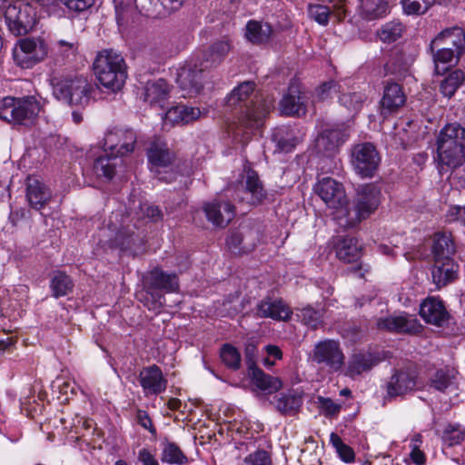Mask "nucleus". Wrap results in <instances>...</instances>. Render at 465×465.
I'll use <instances>...</instances> for the list:
<instances>
[{
  "label": "nucleus",
  "mask_w": 465,
  "mask_h": 465,
  "mask_svg": "<svg viewBox=\"0 0 465 465\" xmlns=\"http://www.w3.org/2000/svg\"><path fill=\"white\" fill-rule=\"evenodd\" d=\"M458 265L452 259H435L431 270L432 281L438 288H440L451 282L457 274Z\"/></svg>",
  "instance_id": "7c9ffc66"
},
{
  "label": "nucleus",
  "mask_w": 465,
  "mask_h": 465,
  "mask_svg": "<svg viewBox=\"0 0 465 465\" xmlns=\"http://www.w3.org/2000/svg\"><path fill=\"white\" fill-rule=\"evenodd\" d=\"M117 217L118 213H113L110 217L108 230L111 232L116 231L114 238L110 241V246L119 248L121 251H130L133 254H135L137 252L134 246L137 242V236L134 235V230L129 226L117 229L113 222V219Z\"/></svg>",
  "instance_id": "bb28decb"
},
{
  "label": "nucleus",
  "mask_w": 465,
  "mask_h": 465,
  "mask_svg": "<svg viewBox=\"0 0 465 465\" xmlns=\"http://www.w3.org/2000/svg\"><path fill=\"white\" fill-rule=\"evenodd\" d=\"M137 420L143 428L148 430L151 432H155L153 422L145 411L139 410L137 411Z\"/></svg>",
  "instance_id": "338daca9"
},
{
  "label": "nucleus",
  "mask_w": 465,
  "mask_h": 465,
  "mask_svg": "<svg viewBox=\"0 0 465 465\" xmlns=\"http://www.w3.org/2000/svg\"><path fill=\"white\" fill-rule=\"evenodd\" d=\"M264 350L267 353V357L263 359V364L268 368L274 365L275 360H281L282 358V352L276 345H267Z\"/></svg>",
  "instance_id": "680f3d73"
},
{
  "label": "nucleus",
  "mask_w": 465,
  "mask_h": 465,
  "mask_svg": "<svg viewBox=\"0 0 465 465\" xmlns=\"http://www.w3.org/2000/svg\"><path fill=\"white\" fill-rule=\"evenodd\" d=\"M363 14L368 19H375L387 13L388 3L385 0H360Z\"/></svg>",
  "instance_id": "09e8293b"
},
{
  "label": "nucleus",
  "mask_w": 465,
  "mask_h": 465,
  "mask_svg": "<svg viewBox=\"0 0 465 465\" xmlns=\"http://www.w3.org/2000/svg\"><path fill=\"white\" fill-rule=\"evenodd\" d=\"M154 6L160 5L162 9L153 12L146 10L147 15L152 16H165L166 15L178 10L184 0H151Z\"/></svg>",
  "instance_id": "5fc2aeb1"
},
{
  "label": "nucleus",
  "mask_w": 465,
  "mask_h": 465,
  "mask_svg": "<svg viewBox=\"0 0 465 465\" xmlns=\"http://www.w3.org/2000/svg\"><path fill=\"white\" fill-rule=\"evenodd\" d=\"M376 364L371 355L354 354L345 369L344 374L351 378H355L364 371H370Z\"/></svg>",
  "instance_id": "4c0bfd02"
},
{
  "label": "nucleus",
  "mask_w": 465,
  "mask_h": 465,
  "mask_svg": "<svg viewBox=\"0 0 465 465\" xmlns=\"http://www.w3.org/2000/svg\"><path fill=\"white\" fill-rule=\"evenodd\" d=\"M406 101V96L401 86L397 83L388 82L383 90L381 100V114L386 118L389 114L395 113Z\"/></svg>",
  "instance_id": "393cba45"
},
{
  "label": "nucleus",
  "mask_w": 465,
  "mask_h": 465,
  "mask_svg": "<svg viewBox=\"0 0 465 465\" xmlns=\"http://www.w3.org/2000/svg\"><path fill=\"white\" fill-rule=\"evenodd\" d=\"M254 84L244 82L235 87L227 97V104L237 107L243 104L246 108L245 114L239 120L229 125L228 132L232 137L241 143H245L250 138L252 129L262 125V122L272 106V101L263 100L257 94L253 98Z\"/></svg>",
  "instance_id": "f257e3e1"
},
{
  "label": "nucleus",
  "mask_w": 465,
  "mask_h": 465,
  "mask_svg": "<svg viewBox=\"0 0 465 465\" xmlns=\"http://www.w3.org/2000/svg\"><path fill=\"white\" fill-rule=\"evenodd\" d=\"M316 193L326 205L343 213L346 195L342 184L330 177H324L315 186Z\"/></svg>",
  "instance_id": "2eb2a0df"
},
{
  "label": "nucleus",
  "mask_w": 465,
  "mask_h": 465,
  "mask_svg": "<svg viewBox=\"0 0 465 465\" xmlns=\"http://www.w3.org/2000/svg\"><path fill=\"white\" fill-rule=\"evenodd\" d=\"M223 362L232 370H238L241 366V354L238 350L231 344H224L220 352Z\"/></svg>",
  "instance_id": "603ef678"
},
{
  "label": "nucleus",
  "mask_w": 465,
  "mask_h": 465,
  "mask_svg": "<svg viewBox=\"0 0 465 465\" xmlns=\"http://www.w3.org/2000/svg\"><path fill=\"white\" fill-rule=\"evenodd\" d=\"M202 115V112L197 107H192L185 104H177L171 107L164 116V123L173 124H188Z\"/></svg>",
  "instance_id": "c85d7f7f"
},
{
  "label": "nucleus",
  "mask_w": 465,
  "mask_h": 465,
  "mask_svg": "<svg viewBox=\"0 0 465 465\" xmlns=\"http://www.w3.org/2000/svg\"><path fill=\"white\" fill-rule=\"evenodd\" d=\"M334 82H327L316 89V96L319 100L324 101L331 97L333 92H336Z\"/></svg>",
  "instance_id": "e2e57ef3"
},
{
  "label": "nucleus",
  "mask_w": 465,
  "mask_h": 465,
  "mask_svg": "<svg viewBox=\"0 0 465 465\" xmlns=\"http://www.w3.org/2000/svg\"><path fill=\"white\" fill-rule=\"evenodd\" d=\"M404 25L400 21H391L384 24L377 32L379 39L386 44H391L402 36Z\"/></svg>",
  "instance_id": "c03bdc74"
},
{
  "label": "nucleus",
  "mask_w": 465,
  "mask_h": 465,
  "mask_svg": "<svg viewBox=\"0 0 465 465\" xmlns=\"http://www.w3.org/2000/svg\"><path fill=\"white\" fill-rule=\"evenodd\" d=\"M435 65V73L441 74L450 67L458 64L462 54H458L451 47L434 45L433 51L430 50Z\"/></svg>",
  "instance_id": "2f4dec72"
},
{
  "label": "nucleus",
  "mask_w": 465,
  "mask_h": 465,
  "mask_svg": "<svg viewBox=\"0 0 465 465\" xmlns=\"http://www.w3.org/2000/svg\"><path fill=\"white\" fill-rule=\"evenodd\" d=\"M275 408L283 415L295 414L302 406V398L291 394H280L275 398Z\"/></svg>",
  "instance_id": "37998d69"
},
{
  "label": "nucleus",
  "mask_w": 465,
  "mask_h": 465,
  "mask_svg": "<svg viewBox=\"0 0 465 465\" xmlns=\"http://www.w3.org/2000/svg\"><path fill=\"white\" fill-rule=\"evenodd\" d=\"M138 380L145 396L163 393L168 384L161 368L156 364L143 367L139 372Z\"/></svg>",
  "instance_id": "f3484780"
},
{
  "label": "nucleus",
  "mask_w": 465,
  "mask_h": 465,
  "mask_svg": "<svg viewBox=\"0 0 465 465\" xmlns=\"http://www.w3.org/2000/svg\"><path fill=\"white\" fill-rule=\"evenodd\" d=\"M40 110V103L34 96L5 97L0 101V118L8 123L30 124Z\"/></svg>",
  "instance_id": "423d86ee"
},
{
  "label": "nucleus",
  "mask_w": 465,
  "mask_h": 465,
  "mask_svg": "<svg viewBox=\"0 0 465 465\" xmlns=\"http://www.w3.org/2000/svg\"><path fill=\"white\" fill-rule=\"evenodd\" d=\"M313 363L329 374L341 372L345 365V355L338 341L325 339L317 342L311 354Z\"/></svg>",
  "instance_id": "6e6552de"
},
{
  "label": "nucleus",
  "mask_w": 465,
  "mask_h": 465,
  "mask_svg": "<svg viewBox=\"0 0 465 465\" xmlns=\"http://www.w3.org/2000/svg\"><path fill=\"white\" fill-rule=\"evenodd\" d=\"M147 157L153 168H159L172 164L174 154L170 151L165 141L156 138L147 149Z\"/></svg>",
  "instance_id": "cd10ccee"
},
{
  "label": "nucleus",
  "mask_w": 465,
  "mask_h": 465,
  "mask_svg": "<svg viewBox=\"0 0 465 465\" xmlns=\"http://www.w3.org/2000/svg\"><path fill=\"white\" fill-rule=\"evenodd\" d=\"M349 137L350 132L348 129L336 128L325 130L317 137L315 146L318 153L331 156Z\"/></svg>",
  "instance_id": "412c9836"
},
{
  "label": "nucleus",
  "mask_w": 465,
  "mask_h": 465,
  "mask_svg": "<svg viewBox=\"0 0 465 465\" xmlns=\"http://www.w3.org/2000/svg\"><path fill=\"white\" fill-rule=\"evenodd\" d=\"M381 203V190L373 183H367L357 189L353 204L344 209V226L353 227L373 213Z\"/></svg>",
  "instance_id": "39448f33"
},
{
  "label": "nucleus",
  "mask_w": 465,
  "mask_h": 465,
  "mask_svg": "<svg viewBox=\"0 0 465 465\" xmlns=\"http://www.w3.org/2000/svg\"><path fill=\"white\" fill-rule=\"evenodd\" d=\"M78 43L75 40L60 39L52 48V58L55 64H64L76 56Z\"/></svg>",
  "instance_id": "f704fd0d"
},
{
  "label": "nucleus",
  "mask_w": 465,
  "mask_h": 465,
  "mask_svg": "<svg viewBox=\"0 0 465 465\" xmlns=\"http://www.w3.org/2000/svg\"><path fill=\"white\" fill-rule=\"evenodd\" d=\"M416 371L410 369L396 371L387 383V395L390 398L404 395L417 387Z\"/></svg>",
  "instance_id": "aec40b11"
},
{
  "label": "nucleus",
  "mask_w": 465,
  "mask_h": 465,
  "mask_svg": "<svg viewBox=\"0 0 465 465\" xmlns=\"http://www.w3.org/2000/svg\"><path fill=\"white\" fill-rule=\"evenodd\" d=\"M49 53V45L44 37L28 36L17 41L13 48V58L18 66L28 69L45 61Z\"/></svg>",
  "instance_id": "0eeeda50"
},
{
  "label": "nucleus",
  "mask_w": 465,
  "mask_h": 465,
  "mask_svg": "<svg viewBox=\"0 0 465 465\" xmlns=\"http://www.w3.org/2000/svg\"><path fill=\"white\" fill-rule=\"evenodd\" d=\"M309 15L312 19L322 25H326L331 15L330 9L322 5H310L308 8Z\"/></svg>",
  "instance_id": "6e6d98bb"
},
{
  "label": "nucleus",
  "mask_w": 465,
  "mask_h": 465,
  "mask_svg": "<svg viewBox=\"0 0 465 465\" xmlns=\"http://www.w3.org/2000/svg\"><path fill=\"white\" fill-rule=\"evenodd\" d=\"M330 441L336 450L339 457L345 462H351L355 459V453L352 448L345 444L341 438L335 432L330 435Z\"/></svg>",
  "instance_id": "3c124183"
},
{
  "label": "nucleus",
  "mask_w": 465,
  "mask_h": 465,
  "mask_svg": "<svg viewBox=\"0 0 465 465\" xmlns=\"http://www.w3.org/2000/svg\"><path fill=\"white\" fill-rule=\"evenodd\" d=\"M302 317L303 322L313 329H316L321 324V313L312 308L303 309L302 312Z\"/></svg>",
  "instance_id": "bf43d9fd"
},
{
  "label": "nucleus",
  "mask_w": 465,
  "mask_h": 465,
  "mask_svg": "<svg viewBox=\"0 0 465 465\" xmlns=\"http://www.w3.org/2000/svg\"><path fill=\"white\" fill-rule=\"evenodd\" d=\"M145 285L148 292L152 294L153 302L147 305L149 310H156L163 306L164 297L162 294L153 293V291H163L165 292H175L179 290V281L175 273H168L159 267L152 269L146 278Z\"/></svg>",
  "instance_id": "9b49d317"
},
{
  "label": "nucleus",
  "mask_w": 465,
  "mask_h": 465,
  "mask_svg": "<svg viewBox=\"0 0 465 465\" xmlns=\"http://www.w3.org/2000/svg\"><path fill=\"white\" fill-rule=\"evenodd\" d=\"M459 377V371L454 365H443L430 375L429 386L440 392H451L458 387Z\"/></svg>",
  "instance_id": "6ab92c4d"
},
{
  "label": "nucleus",
  "mask_w": 465,
  "mask_h": 465,
  "mask_svg": "<svg viewBox=\"0 0 465 465\" xmlns=\"http://www.w3.org/2000/svg\"><path fill=\"white\" fill-rule=\"evenodd\" d=\"M434 45L449 46L458 54H463L465 52V33L459 26L446 28L430 42V50L433 51Z\"/></svg>",
  "instance_id": "a878e982"
},
{
  "label": "nucleus",
  "mask_w": 465,
  "mask_h": 465,
  "mask_svg": "<svg viewBox=\"0 0 465 465\" xmlns=\"http://www.w3.org/2000/svg\"><path fill=\"white\" fill-rule=\"evenodd\" d=\"M401 4L407 15H421L427 11L420 0H401Z\"/></svg>",
  "instance_id": "052dcab7"
},
{
  "label": "nucleus",
  "mask_w": 465,
  "mask_h": 465,
  "mask_svg": "<svg viewBox=\"0 0 465 465\" xmlns=\"http://www.w3.org/2000/svg\"><path fill=\"white\" fill-rule=\"evenodd\" d=\"M376 325L380 330L406 333H417L421 328L417 319L411 315L380 318L377 320Z\"/></svg>",
  "instance_id": "5701e85b"
},
{
  "label": "nucleus",
  "mask_w": 465,
  "mask_h": 465,
  "mask_svg": "<svg viewBox=\"0 0 465 465\" xmlns=\"http://www.w3.org/2000/svg\"><path fill=\"white\" fill-rule=\"evenodd\" d=\"M308 101L309 96L302 90V85L297 82L291 83L280 102L281 113L290 116L304 115L307 111Z\"/></svg>",
  "instance_id": "ddd939ff"
},
{
  "label": "nucleus",
  "mask_w": 465,
  "mask_h": 465,
  "mask_svg": "<svg viewBox=\"0 0 465 465\" xmlns=\"http://www.w3.org/2000/svg\"><path fill=\"white\" fill-rule=\"evenodd\" d=\"M334 248L337 258L345 263L356 262L361 258V246L354 237L340 238Z\"/></svg>",
  "instance_id": "c756f323"
},
{
  "label": "nucleus",
  "mask_w": 465,
  "mask_h": 465,
  "mask_svg": "<svg viewBox=\"0 0 465 465\" xmlns=\"http://www.w3.org/2000/svg\"><path fill=\"white\" fill-rule=\"evenodd\" d=\"M207 220L216 227L223 228L234 218V206L228 201L214 199L203 205Z\"/></svg>",
  "instance_id": "a211bd4d"
},
{
  "label": "nucleus",
  "mask_w": 465,
  "mask_h": 465,
  "mask_svg": "<svg viewBox=\"0 0 465 465\" xmlns=\"http://www.w3.org/2000/svg\"><path fill=\"white\" fill-rule=\"evenodd\" d=\"M258 314L262 317L287 321L292 315V311L282 300L268 299L258 305Z\"/></svg>",
  "instance_id": "473e14b6"
},
{
  "label": "nucleus",
  "mask_w": 465,
  "mask_h": 465,
  "mask_svg": "<svg viewBox=\"0 0 465 465\" xmlns=\"http://www.w3.org/2000/svg\"><path fill=\"white\" fill-rule=\"evenodd\" d=\"M257 347L253 342H249L245 346V361L248 366V371L252 370L256 366V357H257Z\"/></svg>",
  "instance_id": "0e129e2a"
},
{
  "label": "nucleus",
  "mask_w": 465,
  "mask_h": 465,
  "mask_svg": "<svg viewBox=\"0 0 465 465\" xmlns=\"http://www.w3.org/2000/svg\"><path fill=\"white\" fill-rule=\"evenodd\" d=\"M231 42L229 39H222L214 42L209 49L208 60L212 64H219L229 54Z\"/></svg>",
  "instance_id": "8fccbe9b"
},
{
  "label": "nucleus",
  "mask_w": 465,
  "mask_h": 465,
  "mask_svg": "<svg viewBox=\"0 0 465 465\" xmlns=\"http://www.w3.org/2000/svg\"><path fill=\"white\" fill-rule=\"evenodd\" d=\"M272 34V26L268 23L251 20L246 25L245 37L254 45L267 43Z\"/></svg>",
  "instance_id": "c9c22d12"
},
{
  "label": "nucleus",
  "mask_w": 465,
  "mask_h": 465,
  "mask_svg": "<svg viewBox=\"0 0 465 465\" xmlns=\"http://www.w3.org/2000/svg\"><path fill=\"white\" fill-rule=\"evenodd\" d=\"M437 162L440 173L465 163V128L458 123L446 124L437 137Z\"/></svg>",
  "instance_id": "f03ea898"
},
{
  "label": "nucleus",
  "mask_w": 465,
  "mask_h": 465,
  "mask_svg": "<svg viewBox=\"0 0 465 465\" xmlns=\"http://www.w3.org/2000/svg\"><path fill=\"white\" fill-rule=\"evenodd\" d=\"M51 290L55 298L65 296L74 287L72 279L63 272H56L51 281Z\"/></svg>",
  "instance_id": "a18cd8bd"
},
{
  "label": "nucleus",
  "mask_w": 465,
  "mask_h": 465,
  "mask_svg": "<svg viewBox=\"0 0 465 465\" xmlns=\"http://www.w3.org/2000/svg\"><path fill=\"white\" fill-rule=\"evenodd\" d=\"M50 84L54 98L69 105H87L94 91V85L83 74L53 76Z\"/></svg>",
  "instance_id": "7ed1b4c3"
},
{
  "label": "nucleus",
  "mask_w": 465,
  "mask_h": 465,
  "mask_svg": "<svg viewBox=\"0 0 465 465\" xmlns=\"http://www.w3.org/2000/svg\"><path fill=\"white\" fill-rule=\"evenodd\" d=\"M242 465H272V460L266 450H256L243 460Z\"/></svg>",
  "instance_id": "4d7b16f0"
},
{
  "label": "nucleus",
  "mask_w": 465,
  "mask_h": 465,
  "mask_svg": "<svg viewBox=\"0 0 465 465\" xmlns=\"http://www.w3.org/2000/svg\"><path fill=\"white\" fill-rule=\"evenodd\" d=\"M138 460L143 463V465H159L154 455H153L147 449H142L139 450Z\"/></svg>",
  "instance_id": "774afa93"
},
{
  "label": "nucleus",
  "mask_w": 465,
  "mask_h": 465,
  "mask_svg": "<svg viewBox=\"0 0 465 465\" xmlns=\"http://www.w3.org/2000/svg\"><path fill=\"white\" fill-rule=\"evenodd\" d=\"M170 87L163 79L147 82L143 91V100L151 105L159 104L169 97Z\"/></svg>",
  "instance_id": "72a5a7b5"
},
{
  "label": "nucleus",
  "mask_w": 465,
  "mask_h": 465,
  "mask_svg": "<svg viewBox=\"0 0 465 465\" xmlns=\"http://www.w3.org/2000/svg\"><path fill=\"white\" fill-rule=\"evenodd\" d=\"M432 250L435 259H451V255L455 252V244L451 234L446 232L435 233Z\"/></svg>",
  "instance_id": "58836bf2"
},
{
  "label": "nucleus",
  "mask_w": 465,
  "mask_h": 465,
  "mask_svg": "<svg viewBox=\"0 0 465 465\" xmlns=\"http://www.w3.org/2000/svg\"><path fill=\"white\" fill-rule=\"evenodd\" d=\"M93 0H61V2L70 10L82 12L92 5Z\"/></svg>",
  "instance_id": "69168bd1"
},
{
  "label": "nucleus",
  "mask_w": 465,
  "mask_h": 465,
  "mask_svg": "<svg viewBox=\"0 0 465 465\" xmlns=\"http://www.w3.org/2000/svg\"><path fill=\"white\" fill-rule=\"evenodd\" d=\"M381 155L376 146L369 142L355 144L351 151V164L356 174L371 178L379 169Z\"/></svg>",
  "instance_id": "9d476101"
},
{
  "label": "nucleus",
  "mask_w": 465,
  "mask_h": 465,
  "mask_svg": "<svg viewBox=\"0 0 465 465\" xmlns=\"http://www.w3.org/2000/svg\"><path fill=\"white\" fill-rule=\"evenodd\" d=\"M136 134L133 130L116 129L108 132L104 139V152L124 156L134 151Z\"/></svg>",
  "instance_id": "dca6fc26"
},
{
  "label": "nucleus",
  "mask_w": 465,
  "mask_h": 465,
  "mask_svg": "<svg viewBox=\"0 0 465 465\" xmlns=\"http://www.w3.org/2000/svg\"><path fill=\"white\" fill-rule=\"evenodd\" d=\"M53 198L50 188L42 181L28 177L26 182V199L31 208L35 211L44 209Z\"/></svg>",
  "instance_id": "4be33fe9"
},
{
  "label": "nucleus",
  "mask_w": 465,
  "mask_h": 465,
  "mask_svg": "<svg viewBox=\"0 0 465 465\" xmlns=\"http://www.w3.org/2000/svg\"><path fill=\"white\" fill-rule=\"evenodd\" d=\"M420 315L427 323L436 326L444 325L450 318L442 301L435 297H429L423 301L420 304Z\"/></svg>",
  "instance_id": "b1692460"
},
{
  "label": "nucleus",
  "mask_w": 465,
  "mask_h": 465,
  "mask_svg": "<svg viewBox=\"0 0 465 465\" xmlns=\"http://www.w3.org/2000/svg\"><path fill=\"white\" fill-rule=\"evenodd\" d=\"M465 73L460 69L450 72L440 84V94L448 98L452 97L464 84Z\"/></svg>",
  "instance_id": "a19ab883"
},
{
  "label": "nucleus",
  "mask_w": 465,
  "mask_h": 465,
  "mask_svg": "<svg viewBox=\"0 0 465 465\" xmlns=\"http://www.w3.org/2000/svg\"><path fill=\"white\" fill-rule=\"evenodd\" d=\"M161 460L163 463L183 465L187 462V458L175 443L167 442L163 448Z\"/></svg>",
  "instance_id": "de8ad7c7"
},
{
  "label": "nucleus",
  "mask_w": 465,
  "mask_h": 465,
  "mask_svg": "<svg viewBox=\"0 0 465 465\" xmlns=\"http://www.w3.org/2000/svg\"><path fill=\"white\" fill-rule=\"evenodd\" d=\"M248 374L251 377L253 384L261 391L272 393L279 391L282 383L279 378L272 377L269 374L264 373L258 367L252 368L248 371Z\"/></svg>",
  "instance_id": "e433bc0d"
},
{
  "label": "nucleus",
  "mask_w": 465,
  "mask_h": 465,
  "mask_svg": "<svg viewBox=\"0 0 465 465\" xmlns=\"http://www.w3.org/2000/svg\"><path fill=\"white\" fill-rule=\"evenodd\" d=\"M5 20L11 33L15 35H25L35 24V8L23 0H7Z\"/></svg>",
  "instance_id": "1a4fd4ad"
},
{
  "label": "nucleus",
  "mask_w": 465,
  "mask_h": 465,
  "mask_svg": "<svg viewBox=\"0 0 465 465\" xmlns=\"http://www.w3.org/2000/svg\"><path fill=\"white\" fill-rule=\"evenodd\" d=\"M226 243L229 249L234 253H246L252 252L255 248V242H246V238L243 237V232H232L227 240Z\"/></svg>",
  "instance_id": "49530a36"
},
{
  "label": "nucleus",
  "mask_w": 465,
  "mask_h": 465,
  "mask_svg": "<svg viewBox=\"0 0 465 465\" xmlns=\"http://www.w3.org/2000/svg\"><path fill=\"white\" fill-rule=\"evenodd\" d=\"M319 407L326 417H332L337 415L341 411V405L334 402L330 398L319 396L317 398Z\"/></svg>",
  "instance_id": "13d9d810"
},
{
  "label": "nucleus",
  "mask_w": 465,
  "mask_h": 465,
  "mask_svg": "<svg viewBox=\"0 0 465 465\" xmlns=\"http://www.w3.org/2000/svg\"><path fill=\"white\" fill-rule=\"evenodd\" d=\"M94 72L100 84L113 92L120 90L127 78L123 56L113 50H104L98 54L94 63Z\"/></svg>",
  "instance_id": "20e7f679"
},
{
  "label": "nucleus",
  "mask_w": 465,
  "mask_h": 465,
  "mask_svg": "<svg viewBox=\"0 0 465 465\" xmlns=\"http://www.w3.org/2000/svg\"><path fill=\"white\" fill-rule=\"evenodd\" d=\"M366 99L364 93L356 91H342L339 95L340 104L352 114H357L362 108Z\"/></svg>",
  "instance_id": "79ce46f5"
},
{
  "label": "nucleus",
  "mask_w": 465,
  "mask_h": 465,
  "mask_svg": "<svg viewBox=\"0 0 465 465\" xmlns=\"http://www.w3.org/2000/svg\"><path fill=\"white\" fill-rule=\"evenodd\" d=\"M242 183L244 189L236 194L239 201H246L251 205H259L267 199L268 193L254 170L250 168L244 170Z\"/></svg>",
  "instance_id": "4468645a"
},
{
  "label": "nucleus",
  "mask_w": 465,
  "mask_h": 465,
  "mask_svg": "<svg viewBox=\"0 0 465 465\" xmlns=\"http://www.w3.org/2000/svg\"><path fill=\"white\" fill-rule=\"evenodd\" d=\"M442 440L450 447L459 445L465 440V430L460 425H449L443 432Z\"/></svg>",
  "instance_id": "864d4df0"
},
{
  "label": "nucleus",
  "mask_w": 465,
  "mask_h": 465,
  "mask_svg": "<svg viewBox=\"0 0 465 465\" xmlns=\"http://www.w3.org/2000/svg\"><path fill=\"white\" fill-rule=\"evenodd\" d=\"M203 67L197 63L189 62L181 67L177 74V83L183 91V96L193 97L200 94L203 87Z\"/></svg>",
  "instance_id": "f8f14e48"
},
{
  "label": "nucleus",
  "mask_w": 465,
  "mask_h": 465,
  "mask_svg": "<svg viewBox=\"0 0 465 465\" xmlns=\"http://www.w3.org/2000/svg\"><path fill=\"white\" fill-rule=\"evenodd\" d=\"M121 162L119 156L112 154L111 152H104L94 163V170L97 176H104L107 179L113 178L118 163Z\"/></svg>",
  "instance_id": "ea45409f"
}]
</instances>
